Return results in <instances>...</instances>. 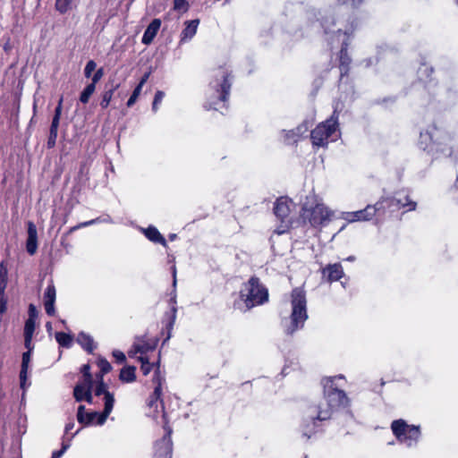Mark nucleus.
Returning <instances> with one entry per match:
<instances>
[{
	"instance_id": "obj_1",
	"label": "nucleus",
	"mask_w": 458,
	"mask_h": 458,
	"mask_svg": "<svg viewBox=\"0 0 458 458\" xmlns=\"http://www.w3.org/2000/svg\"><path fill=\"white\" fill-rule=\"evenodd\" d=\"M335 377H325L321 379L325 403H310L302 411L300 429L308 439L322 432L325 422L329 421L335 411L350 405L345 392L336 386Z\"/></svg>"
},
{
	"instance_id": "obj_2",
	"label": "nucleus",
	"mask_w": 458,
	"mask_h": 458,
	"mask_svg": "<svg viewBox=\"0 0 458 458\" xmlns=\"http://www.w3.org/2000/svg\"><path fill=\"white\" fill-rule=\"evenodd\" d=\"M453 140L451 133L432 123L420 132L418 147L433 158L451 157L454 152Z\"/></svg>"
},
{
	"instance_id": "obj_3",
	"label": "nucleus",
	"mask_w": 458,
	"mask_h": 458,
	"mask_svg": "<svg viewBox=\"0 0 458 458\" xmlns=\"http://www.w3.org/2000/svg\"><path fill=\"white\" fill-rule=\"evenodd\" d=\"M239 298L240 301L233 302V308L246 312L268 301V289L257 276H252L242 284Z\"/></svg>"
},
{
	"instance_id": "obj_4",
	"label": "nucleus",
	"mask_w": 458,
	"mask_h": 458,
	"mask_svg": "<svg viewBox=\"0 0 458 458\" xmlns=\"http://www.w3.org/2000/svg\"><path fill=\"white\" fill-rule=\"evenodd\" d=\"M291 304V323L285 328V333L288 335H292L297 330L301 329L308 318L306 293L301 287H295L292 290Z\"/></svg>"
},
{
	"instance_id": "obj_5",
	"label": "nucleus",
	"mask_w": 458,
	"mask_h": 458,
	"mask_svg": "<svg viewBox=\"0 0 458 458\" xmlns=\"http://www.w3.org/2000/svg\"><path fill=\"white\" fill-rule=\"evenodd\" d=\"M340 109L338 104L334 106L332 114L325 122L318 123L310 131V140L313 145L318 147L327 146L328 139L338 129Z\"/></svg>"
},
{
	"instance_id": "obj_6",
	"label": "nucleus",
	"mask_w": 458,
	"mask_h": 458,
	"mask_svg": "<svg viewBox=\"0 0 458 458\" xmlns=\"http://www.w3.org/2000/svg\"><path fill=\"white\" fill-rule=\"evenodd\" d=\"M232 78V72L225 65H221L216 69L215 79L209 83L210 88L216 94L217 101L224 105L229 99Z\"/></svg>"
},
{
	"instance_id": "obj_7",
	"label": "nucleus",
	"mask_w": 458,
	"mask_h": 458,
	"mask_svg": "<svg viewBox=\"0 0 458 458\" xmlns=\"http://www.w3.org/2000/svg\"><path fill=\"white\" fill-rule=\"evenodd\" d=\"M391 429L396 439L409 447L418 444L421 434L420 426L409 425L403 419L394 420Z\"/></svg>"
},
{
	"instance_id": "obj_8",
	"label": "nucleus",
	"mask_w": 458,
	"mask_h": 458,
	"mask_svg": "<svg viewBox=\"0 0 458 458\" xmlns=\"http://www.w3.org/2000/svg\"><path fill=\"white\" fill-rule=\"evenodd\" d=\"M357 27L356 21L353 20L350 22V27L347 28L344 31L342 30H338L337 33H343L344 36L349 38L353 34ZM349 38L344 39L342 44L340 50L338 52V68L340 70L339 82H341L344 77H348L351 72V64H352V57L349 55Z\"/></svg>"
},
{
	"instance_id": "obj_9",
	"label": "nucleus",
	"mask_w": 458,
	"mask_h": 458,
	"mask_svg": "<svg viewBox=\"0 0 458 458\" xmlns=\"http://www.w3.org/2000/svg\"><path fill=\"white\" fill-rule=\"evenodd\" d=\"M291 204L292 200L288 197H279L276 200L273 211L276 217L279 221V225L274 230V233L281 235L290 231L293 225V220L290 216Z\"/></svg>"
},
{
	"instance_id": "obj_10",
	"label": "nucleus",
	"mask_w": 458,
	"mask_h": 458,
	"mask_svg": "<svg viewBox=\"0 0 458 458\" xmlns=\"http://www.w3.org/2000/svg\"><path fill=\"white\" fill-rule=\"evenodd\" d=\"M301 211V218L312 227L323 225L327 221L330 220L331 212L322 203H316L310 208L304 205Z\"/></svg>"
},
{
	"instance_id": "obj_11",
	"label": "nucleus",
	"mask_w": 458,
	"mask_h": 458,
	"mask_svg": "<svg viewBox=\"0 0 458 458\" xmlns=\"http://www.w3.org/2000/svg\"><path fill=\"white\" fill-rule=\"evenodd\" d=\"M173 286L174 289L170 293V299H169V305H170V311L166 312L165 314L164 323L165 326L161 331L162 335H165L163 340V344H165L172 336V331L174 329V326L176 319V314H177V301H176V270L175 267H174V273H173Z\"/></svg>"
},
{
	"instance_id": "obj_12",
	"label": "nucleus",
	"mask_w": 458,
	"mask_h": 458,
	"mask_svg": "<svg viewBox=\"0 0 458 458\" xmlns=\"http://www.w3.org/2000/svg\"><path fill=\"white\" fill-rule=\"evenodd\" d=\"M381 203L388 208L391 216L401 209H404L405 212L415 210L417 207V203L411 200L408 195L404 196L403 199L394 196L381 197Z\"/></svg>"
},
{
	"instance_id": "obj_13",
	"label": "nucleus",
	"mask_w": 458,
	"mask_h": 458,
	"mask_svg": "<svg viewBox=\"0 0 458 458\" xmlns=\"http://www.w3.org/2000/svg\"><path fill=\"white\" fill-rule=\"evenodd\" d=\"M63 102L64 98L63 96H61V98L58 100L57 106L55 108V113L49 127V132L47 140V148L48 149L54 148L56 145L60 119L63 112Z\"/></svg>"
},
{
	"instance_id": "obj_14",
	"label": "nucleus",
	"mask_w": 458,
	"mask_h": 458,
	"mask_svg": "<svg viewBox=\"0 0 458 458\" xmlns=\"http://www.w3.org/2000/svg\"><path fill=\"white\" fill-rule=\"evenodd\" d=\"M104 414V411L101 412L98 411H87L86 407L82 404H81L78 407L77 411V420L80 424H81L84 427L90 426V425H103L107 417L106 416L104 420H101V415Z\"/></svg>"
},
{
	"instance_id": "obj_15",
	"label": "nucleus",
	"mask_w": 458,
	"mask_h": 458,
	"mask_svg": "<svg viewBox=\"0 0 458 458\" xmlns=\"http://www.w3.org/2000/svg\"><path fill=\"white\" fill-rule=\"evenodd\" d=\"M96 396L104 395V414L101 415V420L106 416H109L112 412L114 404V394L109 392L108 386L106 382H98L93 389Z\"/></svg>"
},
{
	"instance_id": "obj_16",
	"label": "nucleus",
	"mask_w": 458,
	"mask_h": 458,
	"mask_svg": "<svg viewBox=\"0 0 458 458\" xmlns=\"http://www.w3.org/2000/svg\"><path fill=\"white\" fill-rule=\"evenodd\" d=\"M152 382L154 384V391L149 395L147 404L148 407L152 408L154 406H157V403L160 401L163 403L162 400V386L165 382V377L161 375V371L158 369V368L154 370V375L152 377Z\"/></svg>"
},
{
	"instance_id": "obj_17",
	"label": "nucleus",
	"mask_w": 458,
	"mask_h": 458,
	"mask_svg": "<svg viewBox=\"0 0 458 458\" xmlns=\"http://www.w3.org/2000/svg\"><path fill=\"white\" fill-rule=\"evenodd\" d=\"M321 274L327 283L339 281L344 276V268L340 263L328 264L321 269Z\"/></svg>"
},
{
	"instance_id": "obj_18",
	"label": "nucleus",
	"mask_w": 458,
	"mask_h": 458,
	"mask_svg": "<svg viewBox=\"0 0 458 458\" xmlns=\"http://www.w3.org/2000/svg\"><path fill=\"white\" fill-rule=\"evenodd\" d=\"M55 298H56L55 286L53 281H51L50 284L46 288V291L44 293V297H43L46 313L50 317H54L55 315Z\"/></svg>"
},
{
	"instance_id": "obj_19",
	"label": "nucleus",
	"mask_w": 458,
	"mask_h": 458,
	"mask_svg": "<svg viewBox=\"0 0 458 458\" xmlns=\"http://www.w3.org/2000/svg\"><path fill=\"white\" fill-rule=\"evenodd\" d=\"M375 217V209L373 210L372 205H367L365 208L354 211L347 212L344 216L345 220L348 222H358V221H369Z\"/></svg>"
},
{
	"instance_id": "obj_20",
	"label": "nucleus",
	"mask_w": 458,
	"mask_h": 458,
	"mask_svg": "<svg viewBox=\"0 0 458 458\" xmlns=\"http://www.w3.org/2000/svg\"><path fill=\"white\" fill-rule=\"evenodd\" d=\"M155 458H172L173 441L172 439L161 438L155 443Z\"/></svg>"
},
{
	"instance_id": "obj_21",
	"label": "nucleus",
	"mask_w": 458,
	"mask_h": 458,
	"mask_svg": "<svg viewBox=\"0 0 458 458\" xmlns=\"http://www.w3.org/2000/svg\"><path fill=\"white\" fill-rule=\"evenodd\" d=\"M93 388L88 386L77 383L73 387V398L76 402H87L88 403H93Z\"/></svg>"
},
{
	"instance_id": "obj_22",
	"label": "nucleus",
	"mask_w": 458,
	"mask_h": 458,
	"mask_svg": "<svg viewBox=\"0 0 458 458\" xmlns=\"http://www.w3.org/2000/svg\"><path fill=\"white\" fill-rule=\"evenodd\" d=\"M38 249V232L33 222L28 223V238L26 241V250L30 255L36 253Z\"/></svg>"
},
{
	"instance_id": "obj_23",
	"label": "nucleus",
	"mask_w": 458,
	"mask_h": 458,
	"mask_svg": "<svg viewBox=\"0 0 458 458\" xmlns=\"http://www.w3.org/2000/svg\"><path fill=\"white\" fill-rule=\"evenodd\" d=\"M160 27H161V20L157 19V18L153 19L143 33V36L141 38L142 44L149 45L154 40Z\"/></svg>"
},
{
	"instance_id": "obj_24",
	"label": "nucleus",
	"mask_w": 458,
	"mask_h": 458,
	"mask_svg": "<svg viewBox=\"0 0 458 458\" xmlns=\"http://www.w3.org/2000/svg\"><path fill=\"white\" fill-rule=\"evenodd\" d=\"M143 233L148 241L154 243H159L163 247L167 248L168 245L166 240L160 233L157 227L149 225L147 228L143 229Z\"/></svg>"
},
{
	"instance_id": "obj_25",
	"label": "nucleus",
	"mask_w": 458,
	"mask_h": 458,
	"mask_svg": "<svg viewBox=\"0 0 458 458\" xmlns=\"http://www.w3.org/2000/svg\"><path fill=\"white\" fill-rule=\"evenodd\" d=\"M199 23V19L185 21V28L181 32L180 44H182L187 40L191 39L195 36V34L197 33Z\"/></svg>"
},
{
	"instance_id": "obj_26",
	"label": "nucleus",
	"mask_w": 458,
	"mask_h": 458,
	"mask_svg": "<svg viewBox=\"0 0 458 458\" xmlns=\"http://www.w3.org/2000/svg\"><path fill=\"white\" fill-rule=\"evenodd\" d=\"M77 343L89 354L93 353L97 347L92 336L84 332L79 333L77 336Z\"/></svg>"
},
{
	"instance_id": "obj_27",
	"label": "nucleus",
	"mask_w": 458,
	"mask_h": 458,
	"mask_svg": "<svg viewBox=\"0 0 458 458\" xmlns=\"http://www.w3.org/2000/svg\"><path fill=\"white\" fill-rule=\"evenodd\" d=\"M31 352H24L21 358V366L20 371V384L21 388L25 389V385L28 377L29 364L30 361Z\"/></svg>"
},
{
	"instance_id": "obj_28",
	"label": "nucleus",
	"mask_w": 458,
	"mask_h": 458,
	"mask_svg": "<svg viewBox=\"0 0 458 458\" xmlns=\"http://www.w3.org/2000/svg\"><path fill=\"white\" fill-rule=\"evenodd\" d=\"M138 360L140 362V370L144 376H148L150 371L158 368L160 370V354L157 361L150 362L148 356H140Z\"/></svg>"
},
{
	"instance_id": "obj_29",
	"label": "nucleus",
	"mask_w": 458,
	"mask_h": 458,
	"mask_svg": "<svg viewBox=\"0 0 458 458\" xmlns=\"http://www.w3.org/2000/svg\"><path fill=\"white\" fill-rule=\"evenodd\" d=\"M119 379L123 383H132L136 380V367L127 365L121 369Z\"/></svg>"
},
{
	"instance_id": "obj_30",
	"label": "nucleus",
	"mask_w": 458,
	"mask_h": 458,
	"mask_svg": "<svg viewBox=\"0 0 458 458\" xmlns=\"http://www.w3.org/2000/svg\"><path fill=\"white\" fill-rule=\"evenodd\" d=\"M120 87L119 83L114 84L112 83L110 88H107V85L106 86V90L103 92L101 97V101L99 103L102 109H106L108 106L110 105V102L112 100V98L114 96V91Z\"/></svg>"
},
{
	"instance_id": "obj_31",
	"label": "nucleus",
	"mask_w": 458,
	"mask_h": 458,
	"mask_svg": "<svg viewBox=\"0 0 458 458\" xmlns=\"http://www.w3.org/2000/svg\"><path fill=\"white\" fill-rule=\"evenodd\" d=\"M373 210L375 209V217L377 219H384L386 216H391L390 210L386 206L381 203V198L372 205Z\"/></svg>"
},
{
	"instance_id": "obj_32",
	"label": "nucleus",
	"mask_w": 458,
	"mask_h": 458,
	"mask_svg": "<svg viewBox=\"0 0 458 458\" xmlns=\"http://www.w3.org/2000/svg\"><path fill=\"white\" fill-rule=\"evenodd\" d=\"M158 339L153 340L151 343L144 342L141 344H134L133 347L136 352H140V356H146L147 352L149 351H154L157 345Z\"/></svg>"
},
{
	"instance_id": "obj_33",
	"label": "nucleus",
	"mask_w": 458,
	"mask_h": 458,
	"mask_svg": "<svg viewBox=\"0 0 458 458\" xmlns=\"http://www.w3.org/2000/svg\"><path fill=\"white\" fill-rule=\"evenodd\" d=\"M80 429H78L77 431H75L74 433L72 434L71 437H69L67 440H65L64 438L63 439V442H62V446H61V449L60 450H55L52 453V456L51 458H61L64 454L67 451V449L70 447L71 445V439L79 433Z\"/></svg>"
},
{
	"instance_id": "obj_34",
	"label": "nucleus",
	"mask_w": 458,
	"mask_h": 458,
	"mask_svg": "<svg viewBox=\"0 0 458 458\" xmlns=\"http://www.w3.org/2000/svg\"><path fill=\"white\" fill-rule=\"evenodd\" d=\"M8 283V268L4 260L0 262V290L5 291Z\"/></svg>"
},
{
	"instance_id": "obj_35",
	"label": "nucleus",
	"mask_w": 458,
	"mask_h": 458,
	"mask_svg": "<svg viewBox=\"0 0 458 458\" xmlns=\"http://www.w3.org/2000/svg\"><path fill=\"white\" fill-rule=\"evenodd\" d=\"M55 337L60 346L69 348L72 345V337L69 334L64 332H56Z\"/></svg>"
},
{
	"instance_id": "obj_36",
	"label": "nucleus",
	"mask_w": 458,
	"mask_h": 458,
	"mask_svg": "<svg viewBox=\"0 0 458 458\" xmlns=\"http://www.w3.org/2000/svg\"><path fill=\"white\" fill-rule=\"evenodd\" d=\"M96 365L98 367L99 371L102 372V374H107L112 370V365L110 362L100 354L98 355L96 360Z\"/></svg>"
},
{
	"instance_id": "obj_37",
	"label": "nucleus",
	"mask_w": 458,
	"mask_h": 458,
	"mask_svg": "<svg viewBox=\"0 0 458 458\" xmlns=\"http://www.w3.org/2000/svg\"><path fill=\"white\" fill-rule=\"evenodd\" d=\"M72 0H55V8L61 14L66 13L72 9Z\"/></svg>"
},
{
	"instance_id": "obj_38",
	"label": "nucleus",
	"mask_w": 458,
	"mask_h": 458,
	"mask_svg": "<svg viewBox=\"0 0 458 458\" xmlns=\"http://www.w3.org/2000/svg\"><path fill=\"white\" fill-rule=\"evenodd\" d=\"M320 23L324 32L328 34L331 31V28L335 26L336 21L334 16H326L321 19Z\"/></svg>"
},
{
	"instance_id": "obj_39",
	"label": "nucleus",
	"mask_w": 458,
	"mask_h": 458,
	"mask_svg": "<svg viewBox=\"0 0 458 458\" xmlns=\"http://www.w3.org/2000/svg\"><path fill=\"white\" fill-rule=\"evenodd\" d=\"M36 327V319L27 318L24 325V335H34Z\"/></svg>"
},
{
	"instance_id": "obj_40",
	"label": "nucleus",
	"mask_w": 458,
	"mask_h": 458,
	"mask_svg": "<svg viewBox=\"0 0 458 458\" xmlns=\"http://www.w3.org/2000/svg\"><path fill=\"white\" fill-rule=\"evenodd\" d=\"M81 381H80L78 383L93 388L94 377H93L92 373H81Z\"/></svg>"
},
{
	"instance_id": "obj_41",
	"label": "nucleus",
	"mask_w": 458,
	"mask_h": 458,
	"mask_svg": "<svg viewBox=\"0 0 458 458\" xmlns=\"http://www.w3.org/2000/svg\"><path fill=\"white\" fill-rule=\"evenodd\" d=\"M141 89H142V88H140L139 86L135 87V89H133L131 97L129 98V99L126 103L128 107L132 106L136 103L139 96L140 95Z\"/></svg>"
},
{
	"instance_id": "obj_42",
	"label": "nucleus",
	"mask_w": 458,
	"mask_h": 458,
	"mask_svg": "<svg viewBox=\"0 0 458 458\" xmlns=\"http://www.w3.org/2000/svg\"><path fill=\"white\" fill-rule=\"evenodd\" d=\"M364 0H336L337 5H348L350 4L352 8H359Z\"/></svg>"
},
{
	"instance_id": "obj_43",
	"label": "nucleus",
	"mask_w": 458,
	"mask_h": 458,
	"mask_svg": "<svg viewBox=\"0 0 458 458\" xmlns=\"http://www.w3.org/2000/svg\"><path fill=\"white\" fill-rule=\"evenodd\" d=\"M97 64L94 60H89L84 68V76L86 78H90L92 72L96 70Z\"/></svg>"
},
{
	"instance_id": "obj_44",
	"label": "nucleus",
	"mask_w": 458,
	"mask_h": 458,
	"mask_svg": "<svg viewBox=\"0 0 458 458\" xmlns=\"http://www.w3.org/2000/svg\"><path fill=\"white\" fill-rule=\"evenodd\" d=\"M189 9V3L186 0H174V10L187 12Z\"/></svg>"
},
{
	"instance_id": "obj_45",
	"label": "nucleus",
	"mask_w": 458,
	"mask_h": 458,
	"mask_svg": "<svg viewBox=\"0 0 458 458\" xmlns=\"http://www.w3.org/2000/svg\"><path fill=\"white\" fill-rule=\"evenodd\" d=\"M165 97V93L161 90H157L154 96L153 103H152V109L153 111H157V106L162 102L163 98Z\"/></svg>"
},
{
	"instance_id": "obj_46",
	"label": "nucleus",
	"mask_w": 458,
	"mask_h": 458,
	"mask_svg": "<svg viewBox=\"0 0 458 458\" xmlns=\"http://www.w3.org/2000/svg\"><path fill=\"white\" fill-rule=\"evenodd\" d=\"M7 310V297L5 291L0 290V314L5 313Z\"/></svg>"
},
{
	"instance_id": "obj_47",
	"label": "nucleus",
	"mask_w": 458,
	"mask_h": 458,
	"mask_svg": "<svg viewBox=\"0 0 458 458\" xmlns=\"http://www.w3.org/2000/svg\"><path fill=\"white\" fill-rule=\"evenodd\" d=\"M419 72H420L422 75H425L427 79L430 80V77L434 72V68L426 64H422L421 67L419 70Z\"/></svg>"
},
{
	"instance_id": "obj_48",
	"label": "nucleus",
	"mask_w": 458,
	"mask_h": 458,
	"mask_svg": "<svg viewBox=\"0 0 458 458\" xmlns=\"http://www.w3.org/2000/svg\"><path fill=\"white\" fill-rule=\"evenodd\" d=\"M112 355L115 361L119 364L124 363L126 361V356L122 351L114 350Z\"/></svg>"
},
{
	"instance_id": "obj_49",
	"label": "nucleus",
	"mask_w": 458,
	"mask_h": 458,
	"mask_svg": "<svg viewBox=\"0 0 458 458\" xmlns=\"http://www.w3.org/2000/svg\"><path fill=\"white\" fill-rule=\"evenodd\" d=\"M28 315H29L28 318H30V319H36L37 320V318H38V311L37 310V307L34 304H32V303H30L29 305Z\"/></svg>"
},
{
	"instance_id": "obj_50",
	"label": "nucleus",
	"mask_w": 458,
	"mask_h": 458,
	"mask_svg": "<svg viewBox=\"0 0 458 458\" xmlns=\"http://www.w3.org/2000/svg\"><path fill=\"white\" fill-rule=\"evenodd\" d=\"M32 335H24V346L27 349L26 352H32L34 344H32Z\"/></svg>"
},
{
	"instance_id": "obj_51",
	"label": "nucleus",
	"mask_w": 458,
	"mask_h": 458,
	"mask_svg": "<svg viewBox=\"0 0 458 458\" xmlns=\"http://www.w3.org/2000/svg\"><path fill=\"white\" fill-rule=\"evenodd\" d=\"M91 96H92V94H90L89 92H88L85 89H83L81 91V95H80L79 100L83 105H86V104L89 103V98H90Z\"/></svg>"
},
{
	"instance_id": "obj_52",
	"label": "nucleus",
	"mask_w": 458,
	"mask_h": 458,
	"mask_svg": "<svg viewBox=\"0 0 458 458\" xmlns=\"http://www.w3.org/2000/svg\"><path fill=\"white\" fill-rule=\"evenodd\" d=\"M103 75H104V70H103V68H99L92 75L91 81H93V83H97L98 84V82L101 80Z\"/></svg>"
},
{
	"instance_id": "obj_53",
	"label": "nucleus",
	"mask_w": 458,
	"mask_h": 458,
	"mask_svg": "<svg viewBox=\"0 0 458 458\" xmlns=\"http://www.w3.org/2000/svg\"><path fill=\"white\" fill-rule=\"evenodd\" d=\"M92 223H93L92 221H89V222H84V223L79 224V225H74V226L71 227V228L68 230V232H67V233H66V234H71V233H72L73 232H75L77 229L81 228V227H83V226H87V225H91Z\"/></svg>"
},
{
	"instance_id": "obj_54",
	"label": "nucleus",
	"mask_w": 458,
	"mask_h": 458,
	"mask_svg": "<svg viewBox=\"0 0 458 458\" xmlns=\"http://www.w3.org/2000/svg\"><path fill=\"white\" fill-rule=\"evenodd\" d=\"M151 74V71L149 70L148 72H146L142 77L140 78V82L138 83L137 86L142 88L144 86V84L148 81L149 76Z\"/></svg>"
},
{
	"instance_id": "obj_55",
	"label": "nucleus",
	"mask_w": 458,
	"mask_h": 458,
	"mask_svg": "<svg viewBox=\"0 0 458 458\" xmlns=\"http://www.w3.org/2000/svg\"><path fill=\"white\" fill-rule=\"evenodd\" d=\"M164 429H165V435L163 436L162 438H167V437H168V439H172L171 436H172L173 430L167 422L164 425Z\"/></svg>"
},
{
	"instance_id": "obj_56",
	"label": "nucleus",
	"mask_w": 458,
	"mask_h": 458,
	"mask_svg": "<svg viewBox=\"0 0 458 458\" xmlns=\"http://www.w3.org/2000/svg\"><path fill=\"white\" fill-rule=\"evenodd\" d=\"M96 86H97V83H93V81H91L90 83H89L85 88L84 89L88 92H89L90 94H93L96 90Z\"/></svg>"
},
{
	"instance_id": "obj_57",
	"label": "nucleus",
	"mask_w": 458,
	"mask_h": 458,
	"mask_svg": "<svg viewBox=\"0 0 458 458\" xmlns=\"http://www.w3.org/2000/svg\"><path fill=\"white\" fill-rule=\"evenodd\" d=\"M81 373H91V367L89 363L83 364L80 369Z\"/></svg>"
},
{
	"instance_id": "obj_58",
	"label": "nucleus",
	"mask_w": 458,
	"mask_h": 458,
	"mask_svg": "<svg viewBox=\"0 0 458 458\" xmlns=\"http://www.w3.org/2000/svg\"><path fill=\"white\" fill-rule=\"evenodd\" d=\"M106 374H102L101 371H98L95 374V377H94V383H98V382H105L104 381V376Z\"/></svg>"
},
{
	"instance_id": "obj_59",
	"label": "nucleus",
	"mask_w": 458,
	"mask_h": 458,
	"mask_svg": "<svg viewBox=\"0 0 458 458\" xmlns=\"http://www.w3.org/2000/svg\"><path fill=\"white\" fill-rule=\"evenodd\" d=\"M74 425L75 424H74L73 420L66 423L65 428H64V434H66V435L69 434L71 432V430L74 428Z\"/></svg>"
},
{
	"instance_id": "obj_60",
	"label": "nucleus",
	"mask_w": 458,
	"mask_h": 458,
	"mask_svg": "<svg viewBox=\"0 0 458 458\" xmlns=\"http://www.w3.org/2000/svg\"><path fill=\"white\" fill-rule=\"evenodd\" d=\"M395 101V98L394 97H388V98H384L380 100H377V104H386L388 102L390 103H394Z\"/></svg>"
},
{
	"instance_id": "obj_61",
	"label": "nucleus",
	"mask_w": 458,
	"mask_h": 458,
	"mask_svg": "<svg viewBox=\"0 0 458 458\" xmlns=\"http://www.w3.org/2000/svg\"><path fill=\"white\" fill-rule=\"evenodd\" d=\"M46 327H47V330L48 332H50L52 330V323L51 322H47Z\"/></svg>"
},
{
	"instance_id": "obj_62",
	"label": "nucleus",
	"mask_w": 458,
	"mask_h": 458,
	"mask_svg": "<svg viewBox=\"0 0 458 458\" xmlns=\"http://www.w3.org/2000/svg\"><path fill=\"white\" fill-rule=\"evenodd\" d=\"M175 238H176V234H175V233H171V234L169 235V239H170L171 241H174Z\"/></svg>"
},
{
	"instance_id": "obj_63",
	"label": "nucleus",
	"mask_w": 458,
	"mask_h": 458,
	"mask_svg": "<svg viewBox=\"0 0 458 458\" xmlns=\"http://www.w3.org/2000/svg\"><path fill=\"white\" fill-rule=\"evenodd\" d=\"M346 259H347V260H351V261H352V260H353V259H354V257L351 256V257L347 258Z\"/></svg>"
},
{
	"instance_id": "obj_64",
	"label": "nucleus",
	"mask_w": 458,
	"mask_h": 458,
	"mask_svg": "<svg viewBox=\"0 0 458 458\" xmlns=\"http://www.w3.org/2000/svg\"><path fill=\"white\" fill-rule=\"evenodd\" d=\"M455 186L458 188V177L456 178V181H455Z\"/></svg>"
}]
</instances>
